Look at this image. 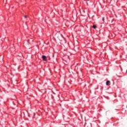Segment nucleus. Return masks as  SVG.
<instances>
[{
  "label": "nucleus",
  "instance_id": "3",
  "mask_svg": "<svg viewBox=\"0 0 127 127\" xmlns=\"http://www.w3.org/2000/svg\"><path fill=\"white\" fill-rule=\"evenodd\" d=\"M93 28H94V29L97 28V26L95 25H93Z\"/></svg>",
  "mask_w": 127,
  "mask_h": 127
},
{
  "label": "nucleus",
  "instance_id": "1",
  "mask_svg": "<svg viewBox=\"0 0 127 127\" xmlns=\"http://www.w3.org/2000/svg\"><path fill=\"white\" fill-rule=\"evenodd\" d=\"M46 59H47L46 56H42V59L44 61H46Z\"/></svg>",
  "mask_w": 127,
  "mask_h": 127
},
{
  "label": "nucleus",
  "instance_id": "5",
  "mask_svg": "<svg viewBox=\"0 0 127 127\" xmlns=\"http://www.w3.org/2000/svg\"><path fill=\"white\" fill-rule=\"evenodd\" d=\"M102 20H103V21H105V18L104 17L102 18Z\"/></svg>",
  "mask_w": 127,
  "mask_h": 127
},
{
  "label": "nucleus",
  "instance_id": "2",
  "mask_svg": "<svg viewBox=\"0 0 127 127\" xmlns=\"http://www.w3.org/2000/svg\"><path fill=\"white\" fill-rule=\"evenodd\" d=\"M110 83H111V81H110V80H108L106 81V85L107 86H109L110 84Z\"/></svg>",
  "mask_w": 127,
  "mask_h": 127
},
{
  "label": "nucleus",
  "instance_id": "4",
  "mask_svg": "<svg viewBox=\"0 0 127 127\" xmlns=\"http://www.w3.org/2000/svg\"><path fill=\"white\" fill-rule=\"evenodd\" d=\"M24 18H27L28 17V16L25 15L24 16Z\"/></svg>",
  "mask_w": 127,
  "mask_h": 127
}]
</instances>
